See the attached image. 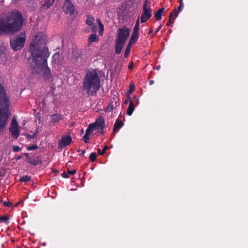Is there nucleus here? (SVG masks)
Masks as SVG:
<instances>
[{"label": "nucleus", "mask_w": 248, "mask_h": 248, "mask_svg": "<svg viewBox=\"0 0 248 248\" xmlns=\"http://www.w3.org/2000/svg\"><path fill=\"white\" fill-rule=\"evenodd\" d=\"M10 106V96L0 83V131L4 128L7 124L11 114Z\"/></svg>", "instance_id": "obj_4"}, {"label": "nucleus", "mask_w": 248, "mask_h": 248, "mask_svg": "<svg viewBox=\"0 0 248 248\" xmlns=\"http://www.w3.org/2000/svg\"><path fill=\"white\" fill-rule=\"evenodd\" d=\"M98 39L99 37L96 34L92 33L90 34L89 37L88 42L89 43H92L93 42H97Z\"/></svg>", "instance_id": "obj_21"}, {"label": "nucleus", "mask_w": 248, "mask_h": 248, "mask_svg": "<svg viewBox=\"0 0 248 248\" xmlns=\"http://www.w3.org/2000/svg\"><path fill=\"white\" fill-rule=\"evenodd\" d=\"M9 131L11 133V135L15 139H17L20 135V130L18 123L15 117L12 120Z\"/></svg>", "instance_id": "obj_7"}, {"label": "nucleus", "mask_w": 248, "mask_h": 248, "mask_svg": "<svg viewBox=\"0 0 248 248\" xmlns=\"http://www.w3.org/2000/svg\"><path fill=\"white\" fill-rule=\"evenodd\" d=\"M149 3V0H145L144 3L143 7L145 8L150 7V6L148 5Z\"/></svg>", "instance_id": "obj_40"}, {"label": "nucleus", "mask_w": 248, "mask_h": 248, "mask_svg": "<svg viewBox=\"0 0 248 248\" xmlns=\"http://www.w3.org/2000/svg\"><path fill=\"white\" fill-rule=\"evenodd\" d=\"M34 9H35V7H33V9H32V10H34Z\"/></svg>", "instance_id": "obj_59"}, {"label": "nucleus", "mask_w": 248, "mask_h": 248, "mask_svg": "<svg viewBox=\"0 0 248 248\" xmlns=\"http://www.w3.org/2000/svg\"><path fill=\"white\" fill-rule=\"evenodd\" d=\"M130 31V29L126 26L119 28L118 36L116 40L125 43L129 36Z\"/></svg>", "instance_id": "obj_6"}, {"label": "nucleus", "mask_w": 248, "mask_h": 248, "mask_svg": "<svg viewBox=\"0 0 248 248\" xmlns=\"http://www.w3.org/2000/svg\"><path fill=\"white\" fill-rule=\"evenodd\" d=\"M99 34L100 35H102L103 34V33L104 31V26L102 23H99Z\"/></svg>", "instance_id": "obj_32"}, {"label": "nucleus", "mask_w": 248, "mask_h": 248, "mask_svg": "<svg viewBox=\"0 0 248 248\" xmlns=\"http://www.w3.org/2000/svg\"><path fill=\"white\" fill-rule=\"evenodd\" d=\"M95 129L94 127L93 126V124H90L88 127L87 128L86 131V132L87 133V134H89V135H91L93 130Z\"/></svg>", "instance_id": "obj_27"}, {"label": "nucleus", "mask_w": 248, "mask_h": 248, "mask_svg": "<svg viewBox=\"0 0 248 248\" xmlns=\"http://www.w3.org/2000/svg\"><path fill=\"white\" fill-rule=\"evenodd\" d=\"M62 119L63 116L59 113L52 115L50 116V124L54 125L55 123H59Z\"/></svg>", "instance_id": "obj_15"}, {"label": "nucleus", "mask_w": 248, "mask_h": 248, "mask_svg": "<svg viewBox=\"0 0 248 248\" xmlns=\"http://www.w3.org/2000/svg\"><path fill=\"white\" fill-rule=\"evenodd\" d=\"M38 133V131L37 130L36 132L34 133L33 135H30V134H25V136L27 138H29L30 139H34Z\"/></svg>", "instance_id": "obj_31"}, {"label": "nucleus", "mask_w": 248, "mask_h": 248, "mask_svg": "<svg viewBox=\"0 0 248 248\" xmlns=\"http://www.w3.org/2000/svg\"><path fill=\"white\" fill-rule=\"evenodd\" d=\"M2 204L4 206L7 207H11L13 205L12 203L10 202L3 201Z\"/></svg>", "instance_id": "obj_33"}, {"label": "nucleus", "mask_w": 248, "mask_h": 248, "mask_svg": "<svg viewBox=\"0 0 248 248\" xmlns=\"http://www.w3.org/2000/svg\"><path fill=\"white\" fill-rule=\"evenodd\" d=\"M21 157H21V155H18V156H17L16 158V161H17V160H18L20 159L21 158Z\"/></svg>", "instance_id": "obj_48"}, {"label": "nucleus", "mask_w": 248, "mask_h": 248, "mask_svg": "<svg viewBox=\"0 0 248 248\" xmlns=\"http://www.w3.org/2000/svg\"><path fill=\"white\" fill-rule=\"evenodd\" d=\"M165 9L163 7L158 9L155 14V16L157 20H159L162 18V14L164 13Z\"/></svg>", "instance_id": "obj_20"}, {"label": "nucleus", "mask_w": 248, "mask_h": 248, "mask_svg": "<svg viewBox=\"0 0 248 248\" xmlns=\"http://www.w3.org/2000/svg\"><path fill=\"white\" fill-rule=\"evenodd\" d=\"M139 37V33L133 32L128 43L133 45L135 44L137 42Z\"/></svg>", "instance_id": "obj_19"}, {"label": "nucleus", "mask_w": 248, "mask_h": 248, "mask_svg": "<svg viewBox=\"0 0 248 248\" xmlns=\"http://www.w3.org/2000/svg\"><path fill=\"white\" fill-rule=\"evenodd\" d=\"M139 31H140V25H135L133 32L139 33Z\"/></svg>", "instance_id": "obj_38"}, {"label": "nucleus", "mask_w": 248, "mask_h": 248, "mask_svg": "<svg viewBox=\"0 0 248 248\" xmlns=\"http://www.w3.org/2000/svg\"><path fill=\"white\" fill-rule=\"evenodd\" d=\"M37 148H38V145L37 144H34L32 146L28 147L27 148V150L28 151H31V150L37 149Z\"/></svg>", "instance_id": "obj_36"}, {"label": "nucleus", "mask_w": 248, "mask_h": 248, "mask_svg": "<svg viewBox=\"0 0 248 248\" xmlns=\"http://www.w3.org/2000/svg\"><path fill=\"white\" fill-rule=\"evenodd\" d=\"M135 25H140V18L138 17L136 20Z\"/></svg>", "instance_id": "obj_45"}, {"label": "nucleus", "mask_w": 248, "mask_h": 248, "mask_svg": "<svg viewBox=\"0 0 248 248\" xmlns=\"http://www.w3.org/2000/svg\"><path fill=\"white\" fill-rule=\"evenodd\" d=\"M152 16V9L151 7H143L142 13L141 16V22L144 23Z\"/></svg>", "instance_id": "obj_11"}, {"label": "nucleus", "mask_w": 248, "mask_h": 248, "mask_svg": "<svg viewBox=\"0 0 248 248\" xmlns=\"http://www.w3.org/2000/svg\"><path fill=\"white\" fill-rule=\"evenodd\" d=\"M92 124H93V126L94 127L95 129L98 130V132L103 133V129L105 126V121L103 117L100 116L94 123Z\"/></svg>", "instance_id": "obj_8"}, {"label": "nucleus", "mask_w": 248, "mask_h": 248, "mask_svg": "<svg viewBox=\"0 0 248 248\" xmlns=\"http://www.w3.org/2000/svg\"><path fill=\"white\" fill-rule=\"evenodd\" d=\"M23 155H25V156H26V157H28H28H30L29 156V154H28V153H24V154H23Z\"/></svg>", "instance_id": "obj_52"}, {"label": "nucleus", "mask_w": 248, "mask_h": 248, "mask_svg": "<svg viewBox=\"0 0 248 248\" xmlns=\"http://www.w3.org/2000/svg\"><path fill=\"white\" fill-rule=\"evenodd\" d=\"M62 176L63 178H69V175L68 174V172H63L62 174Z\"/></svg>", "instance_id": "obj_41"}, {"label": "nucleus", "mask_w": 248, "mask_h": 248, "mask_svg": "<svg viewBox=\"0 0 248 248\" xmlns=\"http://www.w3.org/2000/svg\"><path fill=\"white\" fill-rule=\"evenodd\" d=\"M133 67H134V63H133V62H132L131 64L128 66V69L130 70H132L133 68Z\"/></svg>", "instance_id": "obj_43"}, {"label": "nucleus", "mask_w": 248, "mask_h": 248, "mask_svg": "<svg viewBox=\"0 0 248 248\" xmlns=\"http://www.w3.org/2000/svg\"><path fill=\"white\" fill-rule=\"evenodd\" d=\"M72 141V138L70 135L67 136H62V139L58 143L59 148H62L69 146Z\"/></svg>", "instance_id": "obj_10"}, {"label": "nucleus", "mask_w": 248, "mask_h": 248, "mask_svg": "<svg viewBox=\"0 0 248 248\" xmlns=\"http://www.w3.org/2000/svg\"><path fill=\"white\" fill-rule=\"evenodd\" d=\"M54 0H42L41 1L42 8L43 9H47L53 3Z\"/></svg>", "instance_id": "obj_18"}, {"label": "nucleus", "mask_w": 248, "mask_h": 248, "mask_svg": "<svg viewBox=\"0 0 248 248\" xmlns=\"http://www.w3.org/2000/svg\"><path fill=\"white\" fill-rule=\"evenodd\" d=\"M34 9H35V7H33V9H32V10H34Z\"/></svg>", "instance_id": "obj_58"}, {"label": "nucleus", "mask_w": 248, "mask_h": 248, "mask_svg": "<svg viewBox=\"0 0 248 248\" xmlns=\"http://www.w3.org/2000/svg\"><path fill=\"white\" fill-rule=\"evenodd\" d=\"M135 89V86L133 83H130L129 90L128 91V94L131 93L133 92H134Z\"/></svg>", "instance_id": "obj_35"}, {"label": "nucleus", "mask_w": 248, "mask_h": 248, "mask_svg": "<svg viewBox=\"0 0 248 248\" xmlns=\"http://www.w3.org/2000/svg\"><path fill=\"white\" fill-rule=\"evenodd\" d=\"M161 28H162V25H160L158 27V29H157V30H156V32H158V31H159L161 29Z\"/></svg>", "instance_id": "obj_49"}, {"label": "nucleus", "mask_w": 248, "mask_h": 248, "mask_svg": "<svg viewBox=\"0 0 248 248\" xmlns=\"http://www.w3.org/2000/svg\"><path fill=\"white\" fill-rule=\"evenodd\" d=\"M19 204V203H17L16 204V206H17Z\"/></svg>", "instance_id": "obj_54"}, {"label": "nucleus", "mask_w": 248, "mask_h": 248, "mask_svg": "<svg viewBox=\"0 0 248 248\" xmlns=\"http://www.w3.org/2000/svg\"><path fill=\"white\" fill-rule=\"evenodd\" d=\"M23 17L18 12H12L6 18L0 17V35L14 33L21 28Z\"/></svg>", "instance_id": "obj_2"}, {"label": "nucleus", "mask_w": 248, "mask_h": 248, "mask_svg": "<svg viewBox=\"0 0 248 248\" xmlns=\"http://www.w3.org/2000/svg\"><path fill=\"white\" fill-rule=\"evenodd\" d=\"M47 36L42 32H39L30 45L29 51L32 58L31 62V71L33 74L43 73L45 79L51 78V72L47 65V59L49 56L47 43Z\"/></svg>", "instance_id": "obj_1"}, {"label": "nucleus", "mask_w": 248, "mask_h": 248, "mask_svg": "<svg viewBox=\"0 0 248 248\" xmlns=\"http://www.w3.org/2000/svg\"><path fill=\"white\" fill-rule=\"evenodd\" d=\"M9 217L8 216H1L0 217V222H6L7 223H9Z\"/></svg>", "instance_id": "obj_29"}, {"label": "nucleus", "mask_w": 248, "mask_h": 248, "mask_svg": "<svg viewBox=\"0 0 248 248\" xmlns=\"http://www.w3.org/2000/svg\"><path fill=\"white\" fill-rule=\"evenodd\" d=\"M63 10L66 14L72 15L75 11V7L71 0H64Z\"/></svg>", "instance_id": "obj_9"}, {"label": "nucleus", "mask_w": 248, "mask_h": 248, "mask_svg": "<svg viewBox=\"0 0 248 248\" xmlns=\"http://www.w3.org/2000/svg\"><path fill=\"white\" fill-rule=\"evenodd\" d=\"M182 1H183V0H181L180 1V5H179V7H178V10L176 11V9H174L172 12L174 14V16H175V17H177L178 16L179 12L181 11L184 7Z\"/></svg>", "instance_id": "obj_22"}, {"label": "nucleus", "mask_w": 248, "mask_h": 248, "mask_svg": "<svg viewBox=\"0 0 248 248\" xmlns=\"http://www.w3.org/2000/svg\"><path fill=\"white\" fill-rule=\"evenodd\" d=\"M86 151L85 150H83L81 151V153L80 154V155L83 156L85 153Z\"/></svg>", "instance_id": "obj_46"}, {"label": "nucleus", "mask_w": 248, "mask_h": 248, "mask_svg": "<svg viewBox=\"0 0 248 248\" xmlns=\"http://www.w3.org/2000/svg\"><path fill=\"white\" fill-rule=\"evenodd\" d=\"M97 21L98 24H99V23H102L99 19H97Z\"/></svg>", "instance_id": "obj_53"}, {"label": "nucleus", "mask_w": 248, "mask_h": 248, "mask_svg": "<svg viewBox=\"0 0 248 248\" xmlns=\"http://www.w3.org/2000/svg\"><path fill=\"white\" fill-rule=\"evenodd\" d=\"M27 161L34 166L42 165L43 163L42 157L41 155L37 156L35 158L28 157Z\"/></svg>", "instance_id": "obj_13"}, {"label": "nucleus", "mask_w": 248, "mask_h": 248, "mask_svg": "<svg viewBox=\"0 0 248 248\" xmlns=\"http://www.w3.org/2000/svg\"><path fill=\"white\" fill-rule=\"evenodd\" d=\"M108 149V146L107 145H105L103 150H102V151H101L100 149H98L97 151L100 155H103L105 153L106 150H107Z\"/></svg>", "instance_id": "obj_30"}, {"label": "nucleus", "mask_w": 248, "mask_h": 248, "mask_svg": "<svg viewBox=\"0 0 248 248\" xmlns=\"http://www.w3.org/2000/svg\"><path fill=\"white\" fill-rule=\"evenodd\" d=\"M97 26H93V31H96L97 30Z\"/></svg>", "instance_id": "obj_51"}, {"label": "nucleus", "mask_w": 248, "mask_h": 248, "mask_svg": "<svg viewBox=\"0 0 248 248\" xmlns=\"http://www.w3.org/2000/svg\"><path fill=\"white\" fill-rule=\"evenodd\" d=\"M96 157H97V155H96V153L93 152L90 154V156H89V159L91 161L94 162L96 160Z\"/></svg>", "instance_id": "obj_28"}, {"label": "nucleus", "mask_w": 248, "mask_h": 248, "mask_svg": "<svg viewBox=\"0 0 248 248\" xmlns=\"http://www.w3.org/2000/svg\"><path fill=\"white\" fill-rule=\"evenodd\" d=\"M124 124L121 120L119 119L116 120L113 128V132L114 134H112L111 137H114L115 133H116L124 125Z\"/></svg>", "instance_id": "obj_16"}, {"label": "nucleus", "mask_w": 248, "mask_h": 248, "mask_svg": "<svg viewBox=\"0 0 248 248\" xmlns=\"http://www.w3.org/2000/svg\"><path fill=\"white\" fill-rule=\"evenodd\" d=\"M89 134H87V133L86 132V134L83 137L84 142L86 143H88L89 142Z\"/></svg>", "instance_id": "obj_34"}, {"label": "nucleus", "mask_w": 248, "mask_h": 248, "mask_svg": "<svg viewBox=\"0 0 248 248\" xmlns=\"http://www.w3.org/2000/svg\"><path fill=\"white\" fill-rule=\"evenodd\" d=\"M153 31H154L153 29L151 28L149 30L148 33L151 34L153 33Z\"/></svg>", "instance_id": "obj_47"}, {"label": "nucleus", "mask_w": 248, "mask_h": 248, "mask_svg": "<svg viewBox=\"0 0 248 248\" xmlns=\"http://www.w3.org/2000/svg\"><path fill=\"white\" fill-rule=\"evenodd\" d=\"M120 105L119 99L113 98L111 100L110 103L106 108V111L110 112L113 111L114 109H116Z\"/></svg>", "instance_id": "obj_12"}, {"label": "nucleus", "mask_w": 248, "mask_h": 248, "mask_svg": "<svg viewBox=\"0 0 248 248\" xmlns=\"http://www.w3.org/2000/svg\"><path fill=\"white\" fill-rule=\"evenodd\" d=\"M80 150H78V152H80Z\"/></svg>", "instance_id": "obj_56"}, {"label": "nucleus", "mask_w": 248, "mask_h": 248, "mask_svg": "<svg viewBox=\"0 0 248 248\" xmlns=\"http://www.w3.org/2000/svg\"><path fill=\"white\" fill-rule=\"evenodd\" d=\"M31 180V176L29 175H24L21 177L19 179L20 182H29Z\"/></svg>", "instance_id": "obj_25"}, {"label": "nucleus", "mask_w": 248, "mask_h": 248, "mask_svg": "<svg viewBox=\"0 0 248 248\" xmlns=\"http://www.w3.org/2000/svg\"><path fill=\"white\" fill-rule=\"evenodd\" d=\"M77 61H78V60H80V62H81V57L80 56V54H78V57L76 58Z\"/></svg>", "instance_id": "obj_44"}, {"label": "nucleus", "mask_w": 248, "mask_h": 248, "mask_svg": "<svg viewBox=\"0 0 248 248\" xmlns=\"http://www.w3.org/2000/svg\"><path fill=\"white\" fill-rule=\"evenodd\" d=\"M134 102H136L137 104H139V98L135 96L134 97L133 100H130L129 102V106L127 109V114L129 116H131L135 109V105Z\"/></svg>", "instance_id": "obj_14"}, {"label": "nucleus", "mask_w": 248, "mask_h": 248, "mask_svg": "<svg viewBox=\"0 0 248 248\" xmlns=\"http://www.w3.org/2000/svg\"><path fill=\"white\" fill-rule=\"evenodd\" d=\"M174 15V14L173 13V12H171L170 16H169V20L168 23L167 24V26H169L170 25V24L172 23H173V21L174 20L175 18V16L174 17H172V16Z\"/></svg>", "instance_id": "obj_26"}, {"label": "nucleus", "mask_w": 248, "mask_h": 248, "mask_svg": "<svg viewBox=\"0 0 248 248\" xmlns=\"http://www.w3.org/2000/svg\"><path fill=\"white\" fill-rule=\"evenodd\" d=\"M83 87L86 93L93 96L96 94L100 88V79L95 69H92L86 72L83 79Z\"/></svg>", "instance_id": "obj_3"}, {"label": "nucleus", "mask_w": 248, "mask_h": 248, "mask_svg": "<svg viewBox=\"0 0 248 248\" xmlns=\"http://www.w3.org/2000/svg\"><path fill=\"white\" fill-rule=\"evenodd\" d=\"M12 148L13 150L15 152H17L21 150V148H20V147L17 145H14Z\"/></svg>", "instance_id": "obj_37"}, {"label": "nucleus", "mask_w": 248, "mask_h": 248, "mask_svg": "<svg viewBox=\"0 0 248 248\" xmlns=\"http://www.w3.org/2000/svg\"><path fill=\"white\" fill-rule=\"evenodd\" d=\"M132 45H133V44H130L129 43H128V45L126 47V49H125V52H124V56L125 58H127L128 57Z\"/></svg>", "instance_id": "obj_23"}, {"label": "nucleus", "mask_w": 248, "mask_h": 248, "mask_svg": "<svg viewBox=\"0 0 248 248\" xmlns=\"http://www.w3.org/2000/svg\"><path fill=\"white\" fill-rule=\"evenodd\" d=\"M67 172H68V174L69 175H74V174L76 173V170H70L69 169H68Z\"/></svg>", "instance_id": "obj_39"}, {"label": "nucleus", "mask_w": 248, "mask_h": 248, "mask_svg": "<svg viewBox=\"0 0 248 248\" xmlns=\"http://www.w3.org/2000/svg\"><path fill=\"white\" fill-rule=\"evenodd\" d=\"M154 83V81L153 80H151L149 81V84L150 85H153Z\"/></svg>", "instance_id": "obj_50"}, {"label": "nucleus", "mask_w": 248, "mask_h": 248, "mask_svg": "<svg viewBox=\"0 0 248 248\" xmlns=\"http://www.w3.org/2000/svg\"><path fill=\"white\" fill-rule=\"evenodd\" d=\"M130 100H132L130 99L129 96L128 95L127 98L124 100V104H127V103H128L129 101L130 102Z\"/></svg>", "instance_id": "obj_42"}, {"label": "nucleus", "mask_w": 248, "mask_h": 248, "mask_svg": "<svg viewBox=\"0 0 248 248\" xmlns=\"http://www.w3.org/2000/svg\"><path fill=\"white\" fill-rule=\"evenodd\" d=\"M94 18L92 16H87L86 23L88 26H92L93 24Z\"/></svg>", "instance_id": "obj_24"}, {"label": "nucleus", "mask_w": 248, "mask_h": 248, "mask_svg": "<svg viewBox=\"0 0 248 248\" xmlns=\"http://www.w3.org/2000/svg\"><path fill=\"white\" fill-rule=\"evenodd\" d=\"M124 44V43L116 40L115 51L117 54H120Z\"/></svg>", "instance_id": "obj_17"}, {"label": "nucleus", "mask_w": 248, "mask_h": 248, "mask_svg": "<svg viewBox=\"0 0 248 248\" xmlns=\"http://www.w3.org/2000/svg\"><path fill=\"white\" fill-rule=\"evenodd\" d=\"M171 32V30H170L169 31V32Z\"/></svg>", "instance_id": "obj_55"}, {"label": "nucleus", "mask_w": 248, "mask_h": 248, "mask_svg": "<svg viewBox=\"0 0 248 248\" xmlns=\"http://www.w3.org/2000/svg\"><path fill=\"white\" fill-rule=\"evenodd\" d=\"M81 132H83V129H82Z\"/></svg>", "instance_id": "obj_57"}, {"label": "nucleus", "mask_w": 248, "mask_h": 248, "mask_svg": "<svg viewBox=\"0 0 248 248\" xmlns=\"http://www.w3.org/2000/svg\"><path fill=\"white\" fill-rule=\"evenodd\" d=\"M26 40L25 32H21L10 38V42L11 48L15 51L21 49L24 46Z\"/></svg>", "instance_id": "obj_5"}]
</instances>
